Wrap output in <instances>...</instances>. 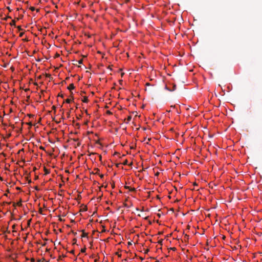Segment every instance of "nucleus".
<instances>
[{"label":"nucleus","instance_id":"nucleus-1","mask_svg":"<svg viewBox=\"0 0 262 262\" xmlns=\"http://www.w3.org/2000/svg\"><path fill=\"white\" fill-rule=\"evenodd\" d=\"M29 9L32 11H34L35 10V8L34 7H30Z\"/></svg>","mask_w":262,"mask_h":262},{"label":"nucleus","instance_id":"nucleus-2","mask_svg":"<svg viewBox=\"0 0 262 262\" xmlns=\"http://www.w3.org/2000/svg\"><path fill=\"white\" fill-rule=\"evenodd\" d=\"M74 88V86L73 84H71V85H70L69 89H73Z\"/></svg>","mask_w":262,"mask_h":262},{"label":"nucleus","instance_id":"nucleus-3","mask_svg":"<svg viewBox=\"0 0 262 262\" xmlns=\"http://www.w3.org/2000/svg\"><path fill=\"white\" fill-rule=\"evenodd\" d=\"M83 102L84 103H87L88 102V98H84V100H83Z\"/></svg>","mask_w":262,"mask_h":262},{"label":"nucleus","instance_id":"nucleus-4","mask_svg":"<svg viewBox=\"0 0 262 262\" xmlns=\"http://www.w3.org/2000/svg\"><path fill=\"white\" fill-rule=\"evenodd\" d=\"M71 100L70 99H67L66 100V102L68 103H71Z\"/></svg>","mask_w":262,"mask_h":262},{"label":"nucleus","instance_id":"nucleus-5","mask_svg":"<svg viewBox=\"0 0 262 262\" xmlns=\"http://www.w3.org/2000/svg\"><path fill=\"white\" fill-rule=\"evenodd\" d=\"M24 35V32H21L19 34V36L22 37Z\"/></svg>","mask_w":262,"mask_h":262},{"label":"nucleus","instance_id":"nucleus-6","mask_svg":"<svg viewBox=\"0 0 262 262\" xmlns=\"http://www.w3.org/2000/svg\"><path fill=\"white\" fill-rule=\"evenodd\" d=\"M85 251V249H83V250H81V252H84Z\"/></svg>","mask_w":262,"mask_h":262},{"label":"nucleus","instance_id":"nucleus-7","mask_svg":"<svg viewBox=\"0 0 262 262\" xmlns=\"http://www.w3.org/2000/svg\"><path fill=\"white\" fill-rule=\"evenodd\" d=\"M31 261H32V262H34V261H35L34 259L32 258V259H31Z\"/></svg>","mask_w":262,"mask_h":262},{"label":"nucleus","instance_id":"nucleus-8","mask_svg":"<svg viewBox=\"0 0 262 262\" xmlns=\"http://www.w3.org/2000/svg\"><path fill=\"white\" fill-rule=\"evenodd\" d=\"M127 162V161H126V162H124V164H126Z\"/></svg>","mask_w":262,"mask_h":262},{"label":"nucleus","instance_id":"nucleus-9","mask_svg":"<svg viewBox=\"0 0 262 262\" xmlns=\"http://www.w3.org/2000/svg\"><path fill=\"white\" fill-rule=\"evenodd\" d=\"M127 162V161H126V162H124V164H126Z\"/></svg>","mask_w":262,"mask_h":262},{"label":"nucleus","instance_id":"nucleus-10","mask_svg":"<svg viewBox=\"0 0 262 262\" xmlns=\"http://www.w3.org/2000/svg\"><path fill=\"white\" fill-rule=\"evenodd\" d=\"M19 29L21 30V28H20V27H19Z\"/></svg>","mask_w":262,"mask_h":262},{"label":"nucleus","instance_id":"nucleus-11","mask_svg":"<svg viewBox=\"0 0 262 262\" xmlns=\"http://www.w3.org/2000/svg\"><path fill=\"white\" fill-rule=\"evenodd\" d=\"M81 62H82V61H79V63H81Z\"/></svg>","mask_w":262,"mask_h":262},{"label":"nucleus","instance_id":"nucleus-12","mask_svg":"<svg viewBox=\"0 0 262 262\" xmlns=\"http://www.w3.org/2000/svg\"><path fill=\"white\" fill-rule=\"evenodd\" d=\"M155 262H158V261H155Z\"/></svg>","mask_w":262,"mask_h":262}]
</instances>
